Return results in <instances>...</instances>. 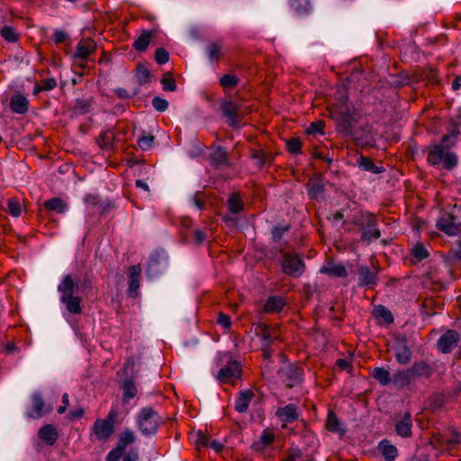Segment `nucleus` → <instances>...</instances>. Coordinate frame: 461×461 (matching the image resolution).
<instances>
[{"label": "nucleus", "mask_w": 461, "mask_h": 461, "mask_svg": "<svg viewBox=\"0 0 461 461\" xmlns=\"http://www.w3.org/2000/svg\"><path fill=\"white\" fill-rule=\"evenodd\" d=\"M135 362L132 357H129L121 370L117 372V382L122 392V402L128 403L137 396L136 381L139 378V370L134 368Z\"/></svg>", "instance_id": "nucleus-1"}, {"label": "nucleus", "mask_w": 461, "mask_h": 461, "mask_svg": "<svg viewBox=\"0 0 461 461\" xmlns=\"http://www.w3.org/2000/svg\"><path fill=\"white\" fill-rule=\"evenodd\" d=\"M77 289V284L71 275L65 276L58 286V291L61 294L60 301L71 313H79L81 311L80 298L76 295Z\"/></svg>", "instance_id": "nucleus-2"}, {"label": "nucleus", "mask_w": 461, "mask_h": 461, "mask_svg": "<svg viewBox=\"0 0 461 461\" xmlns=\"http://www.w3.org/2000/svg\"><path fill=\"white\" fill-rule=\"evenodd\" d=\"M160 416L150 407H145L138 413L136 422L140 431L146 437L153 436L157 433Z\"/></svg>", "instance_id": "nucleus-3"}, {"label": "nucleus", "mask_w": 461, "mask_h": 461, "mask_svg": "<svg viewBox=\"0 0 461 461\" xmlns=\"http://www.w3.org/2000/svg\"><path fill=\"white\" fill-rule=\"evenodd\" d=\"M355 224L363 230L361 240L366 244H369L372 240H377L381 236L380 230L376 228L377 219L372 213H366L356 220Z\"/></svg>", "instance_id": "nucleus-4"}, {"label": "nucleus", "mask_w": 461, "mask_h": 461, "mask_svg": "<svg viewBox=\"0 0 461 461\" xmlns=\"http://www.w3.org/2000/svg\"><path fill=\"white\" fill-rule=\"evenodd\" d=\"M280 253L283 255L281 266L284 273L293 277L301 276L305 270L303 259L297 255L285 251L283 249H280Z\"/></svg>", "instance_id": "nucleus-5"}, {"label": "nucleus", "mask_w": 461, "mask_h": 461, "mask_svg": "<svg viewBox=\"0 0 461 461\" xmlns=\"http://www.w3.org/2000/svg\"><path fill=\"white\" fill-rule=\"evenodd\" d=\"M456 143V140L451 135L448 133L444 135L439 143H436L429 148L428 162L433 166L439 164L444 157V151H448Z\"/></svg>", "instance_id": "nucleus-6"}, {"label": "nucleus", "mask_w": 461, "mask_h": 461, "mask_svg": "<svg viewBox=\"0 0 461 461\" xmlns=\"http://www.w3.org/2000/svg\"><path fill=\"white\" fill-rule=\"evenodd\" d=\"M168 257L164 250L154 251L148 261L146 274L149 278L158 277L167 267Z\"/></svg>", "instance_id": "nucleus-7"}, {"label": "nucleus", "mask_w": 461, "mask_h": 461, "mask_svg": "<svg viewBox=\"0 0 461 461\" xmlns=\"http://www.w3.org/2000/svg\"><path fill=\"white\" fill-rule=\"evenodd\" d=\"M394 352L396 361L401 365H407L410 363L412 352L408 345V339L404 334H396L394 336V341L392 346Z\"/></svg>", "instance_id": "nucleus-8"}, {"label": "nucleus", "mask_w": 461, "mask_h": 461, "mask_svg": "<svg viewBox=\"0 0 461 461\" xmlns=\"http://www.w3.org/2000/svg\"><path fill=\"white\" fill-rule=\"evenodd\" d=\"M436 227L448 236H456L461 231V222L450 212H443L437 220Z\"/></svg>", "instance_id": "nucleus-9"}, {"label": "nucleus", "mask_w": 461, "mask_h": 461, "mask_svg": "<svg viewBox=\"0 0 461 461\" xmlns=\"http://www.w3.org/2000/svg\"><path fill=\"white\" fill-rule=\"evenodd\" d=\"M336 121L337 131L344 136L349 137L352 134L357 118L354 112H351L348 107L339 111L334 118Z\"/></svg>", "instance_id": "nucleus-10"}, {"label": "nucleus", "mask_w": 461, "mask_h": 461, "mask_svg": "<svg viewBox=\"0 0 461 461\" xmlns=\"http://www.w3.org/2000/svg\"><path fill=\"white\" fill-rule=\"evenodd\" d=\"M306 188L310 199L317 202L324 200L325 185L321 174H314L307 182Z\"/></svg>", "instance_id": "nucleus-11"}, {"label": "nucleus", "mask_w": 461, "mask_h": 461, "mask_svg": "<svg viewBox=\"0 0 461 461\" xmlns=\"http://www.w3.org/2000/svg\"><path fill=\"white\" fill-rule=\"evenodd\" d=\"M239 110L240 105L234 103L231 99H225L221 103V111L222 115L227 118L228 124L237 129L240 127L239 122Z\"/></svg>", "instance_id": "nucleus-12"}, {"label": "nucleus", "mask_w": 461, "mask_h": 461, "mask_svg": "<svg viewBox=\"0 0 461 461\" xmlns=\"http://www.w3.org/2000/svg\"><path fill=\"white\" fill-rule=\"evenodd\" d=\"M379 268L373 269L367 266H360L358 268V285L360 287L373 288L378 283Z\"/></svg>", "instance_id": "nucleus-13"}, {"label": "nucleus", "mask_w": 461, "mask_h": 461, "mask_svg": "<svg viewBox=\"0 0 461 461\" xmlns=\"http://www.w3.org/2000/svg\"><path fill=\"white\" fill-rule=\"evenodd\" d=\"M458 341L459 334L454 330H449L438 339V348L444 354L450 353L457 346Z\"/></svg>", "instance_id": "nucleus-14"}, {"label": "nucleus", "mask_w": 461, "mask_h": 461, "mask_svg": "<svg viewBox=\"0 0 461 461\" xmlns=\"http://www.w3.org/2000/svg\"><path fill=\"white\" fill-rule=\"evenodd\" d=\"M240 363L237 360H230L227 365L220 369L216 378L221 383H227L230 378H240Z\"/></svg>", "instance_id": "nucleus-15"}, {"label": "nucleus", "mask_w": 461, "mask_h": 461, "mask_svg": "<svg viewBox=\"0 0 461 461\" xmlns=\"http://www.w3.org/2000/svg\"><path fill=\"white\" fill-rule=\"evenodd\" d=\"M357 145H369L374 140L372 126L368 123L359 128L353 129L352 134L349 135Z\"/></svg>", "instance_id": "nucleus-16"}, {"label": "nucleus", "mask_w": 461, "mask_h": 461, "mask_svg": "<svg viewBox=\"0 0 461 461\" xmlns=\"http://www.w3.org/2000/svg\"><path fill=\"white\" fill-rule=\"evenodd\" d=\"M276 415L282 422L292 423L299 419L300 413L295 404L289 403L284 407H279Z\"/></svg>", "instance_id": "nucleus-17"}, {"label": "nucleus", "mask_w": 461, "mask_h": 461, "mask_svg": "<svg viewBox=\"0 0 461 461\" xmlns=\"http://www.w3.org/2000/svg\"><path fill=\"white\" fill-rule=\"evenodd\" d=\"M45 402L39 392L32 394V408L27 411V416L32 419H40L44 415Z\"/></svg>", "instance_id": "nucleus-18"}, {"label": "nucleus", "mask_w": 461, "mask_h": 461, "mask_svg": "<svg viewBox=\"0 0 461 461\" xmlns=\"http://www.w3.org/2000/svg\"><path fill=\"white\" fill-rule=\"evenodd\" d=\"M210 160L212 165L216 168L221 166L230 167L231 165L228 158L227 149L221 146H218L212 149L210 154Z\"/></svg>", "instance_id": "nucleus-19"}, {"label": "nucleus", "mask_w": 461, "mask_h": 461, "mask_svg": "<svg viewBox=\"0 0 461 461\" xmlns=\"http://www.w3.org/2000/svg\"><path fill=\"white\" fill-rule=\"evenodd\" d=\"M141 274V267L140 265L131 266L129 269V294L135 298L138 295V290L140 288V276Z\"/></svg>", "instance_id": "nucleus-20"}, {"label": "nucleus", "mask_w": 461, "mask_h": 461, "mask_svg": "<svg viewBox=\"0 0 461 461\" xmlns=\"http://www.w3.org/2000/svg\"><path fill=\"white\" fill-rule=\"evenodd\" d=\"M93 430L97 438H108L113 431V421L110 420H99L95 421Z\"/></svg>", "instance_id": "nucleus-21"}, {"label": "nucleus", "mask_w": 461, "mask_h": 461, "mask_svg": "<svg viewBox=\"0 0 461 461\" xmlns=\"http://www.w3.org/2000/svg\"><path fill=\"white\" fill-rule=\"evenodd\" d=\"M89 205H92L95 209L94 212H98L101 215H105L114 207V204L109 200H102L100 197L88 195Z\"/></svg>", "instance_id": "nucleus-22"}, {"label": "nucleus", "mask_w": 461, "mask_h": 461, "mask_svg": "<svg viewBox=\"0 0 461 461\" xmlns=\"http://www.w3.org/2000/svg\"><path fill=\"white\" fill-rule=\"evenodd\" d=\"M411 417L410 412H406L403 417L395 424L396 433L402 438H409L411 436Z\"/></svg>", "instance_id": "nucleus-23"}, {"label": "nucleus", "mask_w": 461, "mask_h": 461, "mask_svg": "<svg viewBox=\"0 0 461 461\" xmlns=\"http://www.w3.org/2000/svg\"><path fill=\"white\" fill-rule=\"evenodd\" d=\"M282 373L290 381V383L287 384L289 387H293L302 380V370L295 365L289 364L283 367Z\"/></svg>", "instance_id": "nucleus-24"}, {"label": "nucleus", "mask_w": 461, "mask_h": 461, "mask_svg": "<svg viewBox=\"0 0 461 461\" xmlns=\"http://www.w3.org/2000/svg\"><path fill=\"white\" fill-rule=\"evenodd\" d=\"M357 165L361 170L375 175L385 171L384 167L376 166L370 158L362 155L357 158Z\"/></svg>", "instance_id": "nucleus-25"}, {"label": "nucleus", "mask_w": 461, "mask_h": 461, "mask_svg": "<svg viewBox=\"0 0 461 461\" xmlns=\"http://www.w3.org/2000/svg\"><path fill=\"white\" fill-rule=\"evenodd\" d=\"M412 377L429 378L433 374V368L425 361H415L410 367Z\"/></svg>", "instance_id": "nucleus-26"}, {"label": "nucleus", "mask_w": 461, "mask_h": 461, "mask_svg": "<svg viewBox=\"0 0 461 461\" xmlns=\"http://www.w3.org/2000/svg\"><path fill=\"white\" fill-rule=\"evenodd\" d=\"M251 158L255 160L256 166L258 168H263L266 166H270L274 160V156L263 150H251Z\"/></svg>", "instance_id": "nucleus-27"}, {"label": "nucleus", "mask_w": 461, "mask_h": 461, "mask_svg": "<svg viewBox=\"0 0 461 461\" xmlns=\"http://www.w3.org/2000/svg\"><path fill=\"white\" fill-rule=\"evenodd\" d=\"M378 449L386 461H394L398 456V450L389 440L383 439L378 444Z\"/></svg>", "instance_id": "nucleus-28"}, {"label": "nucleus", "mask_w": 461, "mask_h": 461, "mask_svg": "<svg viewBox=\"0 0 461 461\" xmlns=\"http://www.w3.org/2000/svg\"><path fill=\"white\" fill-rule=\"evenodd\" d=\"M411 379H413L410 368L405 370H399L393 374L392 377V383L399 388H403L410 384Z\"/></svg>", "instance_id": "nucleus-29"}, {"label": "nucleus", "mask_w": 461, "mask_h": 461, "mask_svg": "<svg viewBox=\"0 0 461 461\" xmlns=\"http://www.w3.org/2000/svg\"><path fill=\"white\" fill-rule=\"evenodd\" d=\"M28 100L24 95H14L11 97L10 107L14 113L23 114L28 110Z\"/></svg>", "instance_id": "nucleus-30"}, {"label": "nucleus", "mask_w": 461, "mask_h": 461, "mask_svg": "<svg viewBox=\"0 0 461 461\" xmlns=\"http://www.w3.org/2000/svg\"><path fill=\"white\" fill-rule=\"evenodd\" d=\"M321 273L330 275L331 276L337 277H346L348 276V271L344 265L342 264H335L333 262H329L326 266L322 267L321 269Z\"/></svg>", "instance_id": "nucleus-31"}, {"label": "nucleus", "mask_w": 461, "mask_h": 461, "mask_svg": "<svg viewBox=\"0 0 461 461\" xmlns=\"http://www.w3.org/2000/svg\"><path fill=\"white\" fill-rule=\"evenodd\" d=\"M38 436L47 444L53 445L58 438V432L54 426L45 425L38 432Z\"/></svg>", "instance_id": "nucleus-32"}, {"label": "nucleus", "mask_w": 461, "mask_h": 461, "mask_svg": "<svg viewBox=\"0 0 461 461\" xmlns=\"http://www.w3.org/2000/svg\"><path fill=\"white\" fill-rule=\"evenodd\" d=\"M326 428L330 432L337 433L340 436L344 435L346 432V429L342 427L340 420L333 411H329L328 413Z\"/></svg>", "instance_id": "nucleus-33"}, {"label": "nucleus", "mask_w": 461, "mask_h": 461, "mask_svg": "<svg viewBox=\"0 0 461 461\" xmlns=\"http://www.w3.org/2000/svg\"><path fill=\"white\" fill-rule=\"evenodd\" d=\"M152 32L143 30L141 34L134 41L132 47L138 52H144L147 50L150 41H151Z\"/></svg>", "instance_id": "nucleus-34"}, {"label": "nucleus", "mask_w": 461, "mask_h": 461, "mask_svg": "<svg viewBox=\"0 0 461 461\" xmlns=\"http://www.w3.org/2000/svg\"><path fill=\"white\" fill-rule=\"evenodd\" d=\"M253 396L254 393L250 390L241 391L236 400L235 410L239 412L246 411Z\"/></svg>", "instance_id": "nucleus-35"}, {"label": "nucleus", "mask_w": 461, "mask_h": 461, "mask_svg": "<svg viewBox=\"0 0 461 461\" xmlns=\"http://www.w3.org/2000/svg\"><path fill=\"white\" fill-rule=\"evenodd\" d=\"M285 305V300L282 296H269L264 305L265 312H278Z\"/></svg>", "instance_id": "nucleus-36"}, {"label": "nucleus", "mask_w": 461, "mask_h": 461, "mask_svg": "<svg viewBox=\"0 0 461 461\" xmlns=\"http://www.w3.org/2000/svg\"><path fill=\"white\" fill-rule=\"evenodd\" d=\"M289 5L298 14H308L312 10V5L311 4V0H288Z\"/></svg>", "instance_id": "nucleus-37"}, {"label": "nucleus", "mask_w": 461, "mask_h": 461, "mask_svg": "<svg viewBox=\"0 0 461 461\" xmlns=\"http://www.w3.org/2000/svg\"><path fill=\"white\" fill-rule=\"evenodd\" d=\"M274 441V435L264 430L259 439L252 444V448L256 451H263L267 446Z\"/></svg>", "instance_id": "nucleus-38"}, {"label": "nucleus", "mask_w": 461, "mask_h": 461, "mask_svg": "<svg viewBox=\"0 0 461 461\" xmlns=\"http://www.w3.org/2000/svg\"><path fill=\"white\" fill-rule=\"evenodd\" d=\"M372 375L382 385H387L392 383L390 372L384 367H375L372 371Z\"/></svg>", "instance_id": "nucleus-39"}, {"label": "nucleus", "mask_w": 461, "mask_h": 461, "mask_svg": "<svg viewBox=\"0 0 461 461\" xmlns=\"http://www.w3.org/2000/svg\"><path fill=\"white\" fill-rule=\"evenodd\" d=\"M221 50V42H209L205 47V51L208 59L211 61L218 62Z\"/></svg>", "instance_id": "nucleus-40"}, {"label": "nucleus", "mask_w": 461, "mask_h": 461, "mask_svg": "<svg viewBox=\"0 0 461 461\" xmlns=\"http://www.w3.org/2000/svg\"><path fill=\"white\" fill-rule=\"evenodd\" d=\"M256 329L257 335L261 336L264 341V347H271V345L273 344V338L269 327L264 323H258Z\"/></svg>", "instance_id": "nucleus-41"}, {"label": "nucleus", "mask_w": 461, "mask_h": 461, "mask_svg": "<svg viewBox=\"0 0 461 461\" xmlns=\"http://www.w3.org/2000/svg\"><path fill=\"white\" fill-rule=\"evenodd\" d=\"M135 441V435L132 430L126 429L119 437V440L117 443V447H119L123 452L126 449V447Z\"/></svg>", "instance_id": "nucleus-42"}, {"label": "nucleus", "mask_w": 461, "mask_h": 461, "mask_svg": "<svg viewBox=\"0 0 461 461\" xmlns=\"http://www.w3.org/2000/svg\"><path fill=\"white\" fill-rule=\"evenodd\" d=\"M373 313L376 318L383 319L386 323L393 322V316L390 310L384 305H376L373 310Z\"/></svg>", "instance_id": "nucleus-43"}, {"label": "nucleus", "mask_w": 461, "mask_h": 461, "mask_svg": "<svg viewBox=\"0 0 461 461\" xmlns=\"http://www.w3.org/2000/svg\"><path fill=\"white\" fill-rule=\"evenodd\" d=\"M75 63H77L80 67L84 68L82 62L86 59V44L84 39H82L77 47V51L72 55Z\"/></svg>", "instance_id": "nucleus-44"}, {"label": "nucleus", "mask_w": 461, "mask_h": 461, "mask_svg": "<svg viewBox=\"0 0 461 461\" xmlns=\"http://www.w3.org/2000/svg\"><path fill=\"white\" fill-rule=\"evenodd\" d=\"M136 77L140 85L148 84L150 82L151 73L143 64L140 63L136 68Z\"/></svg>", "instance_id": "nucleus-45"}, {"label": "nucleus", "mask_w": 461, "mask_h": 461, "mask_svg": "<svg viewBox=\"0 0 461 461\" xmlns=\"http://www.w3.org/2000/svg\"><path fill=\"white\" fill-rule=\"evenodd\" d=\"M45 207L49 211L63 213L66 211V204L58 197L50 199L44 203Z\"/></svg>", "instance_id": "nucleus-46"}, {"label": "nucleus", "mask_w": 461, "mask_h": 461, "mask_svg": "<svg viewBox=\"0 0 461 461\" xmlns=\"http://www.w3.org/2000/svg\"><path fill=\"white\" fill-rule=\"evenodd\" d=\"M443 167L447 170H452L458 163V158L456 153L444 151V157L442 158Z\"/></svg>", "instance_id": "nucleus-47"}, {"label": "nucleus", "mask_w": 461, "mask_h": 461, "mask_svg": "<svg viewBox=\"0 0 461 461\" xmlns=\"http://www.w3.org/2000/svg\"><path fill=\"white\" fill-rule=\"evenodd\" d=\"M229 211L231 213H239L243 209V203L238 194H233L228 199Z\"/></svg>", "instance_id": "nucleus-48"}, {"label": "nucleus", "mask_w": 461, "mask_h": 461, "mask_svg": "<svg viewBox=\"0 0 461 461\" xmlns=\"http://www.w3.org/2000/svg\"><path fill=\"white\" fill-rule=\"evenodd\" d=\"M114 140V134L111 131H103L100 133L99 138L96 140L100 148H109L112 146Z\"/></svg>", "instance_id": "nucleus-49"}, {"label": "nucleus", "mask_w": 461, "mask_h": 461, "mask_svg": "<svg viewBox=\"0 0 461 461\" xmlns=\"http://www.w3.org/2000/svg\"><path fill=\"white\" fill-rule=\"evenodd\" d=\"M163 90L174 92L176 90V84L170 72H167L160 80Z\"/></svg>", "instance_id": "nucleus-50"}, {"label": "nucleus", "mask_w": 461, "mask_h": 461, "mask_svg": "<svg viewBox=\"0 0 461 461\" xmlns=\"http://www.w3.org/2000/svg\"><path fill=\"white\" fill-rule=\"evenodd\" d=\"M291 229L290 225H285V226H275L272 230V240L273 242H278L282 240L285 233L288 232Z\"/></svg>", "instance_id": "nucleus-51"}, {"label": "nucleus", "mask_w": 461, "mask_h": 461, "mask_svg": "<svg viewBox=\"0 0 461 461\" xmlns=\"http://www.w3.org/2000/svg\"><path fill=\"white\" fill-rule=\"evenodd\" d=\"M220 84L222 87L233 88L239 84V78L234 75L226 74L221 77Z\"/></svg>", "instance_id": "nucleus-52"}, {"label": "nucleus", "mask_w": 461, "mask_h": 461, "mask_svg": "<svg viewBox=\"0 0 461 461\" xmlns=\"http://www.w3.org/2000/svg\"><path fill=\"white\" fill-rule=\"evenodd\" d=\"M412 255L418 260L421 261L429 256V252L421 243H417L412 248Z\"/></svg>", "instance_id": "nucleus-53"}, {"label": "nucleus", "mask_w": 461, "mask_h": 461, "mask_svg": "<svg viewBox=\"0 0 461 461\" xmlns=\"http://www.w3.org/2000/svg\"><path fill=\"white\" fill-rule=\"evenodd\" d=\"M2 37L10 42H15L18 41V34L13 27L4 26L1 30Z\"/></svg>", "instance_id": "nucleus-54"}, {"label": "nucleus", "mask_w": 461, "mask_h": 461, "mask_svg": "<svg viewBox=\"0 0 461 461\" xmlns=\"http://www.w3.org/2000/svg\"><path fill=\"white\" fill-rule=\"evenodd\" d=\"M154 59L159 65L166 64L169 60V53L164 48H158L155 51Z\"/></svg>", "instance_id": "nucleus-55"}, {"label": "nucleus", "mask_w": 461, "mask_h": 461, "mask_svg": "<svg viewBox=\"0 0 461 461\" xmlns=\"http://www.w3.org/2000/svg\"><path fill=\"white\" fill-rule=\"evenodd\" d=\"M154 139L155 138L153 135L143 134L141 137L139 138L138 144L142 150H149L153 146Z\"/></svg>", "instance_id": "nucleus-56"}, {"label": "nucleus", "mask_w": 461, "mask_h": 461, "mask_svg": "<svg viewBox=\"0 0 461 461\" xmlns=\"http://www.w3.org/2000/svg\"><path fill=\"white\" fill-rule=\"evenodd\" d=\"M7 212L14 217H18L21 214L22 207L18 201L9 199L7 202Z\"/></svg>", "instance_id": "nucleus-57"}, {"label": "nucleus", "mask_w": 461, "mask_h": 461, "mask_svg": "<svg viewBox=\"0 0 461 461\" xmlns=\"http://www.w3.org/2000/svg\"><path fill=\"white\" fill-rule=\"evenodd\" d=\"M152 106L155 108V110H157L158 112H165L166 110H167L168 108V102L160 97V96H155L153 99H152Z\"/></svg>", "instance_id": "nucleus-58"}, {"label": "nucleus", "mask_w": 461, "mask_h": 461, "mask_svg": "<svg viewBox=\"0 0 461 461\" xmlns=\"http://www.w3.org/2000/svg\"><path fill=\"white\" fill-rule=\"evenodd\" d=\"M286 147L292 154H298L302 148V142L298 138H292L286 141Z\"/></svg>", "instance_id": "nucleus-59"}, {"label": "nucleus", "mask_w": 461, "mask_h": 461, "mask_svg": "<svg viewBox=\"0 0 461 461\" xmlns=\"http://www.w3.org/2000/svg\"><path fill=\"white\" fill-rule=\"evenodd\" d=\"M194 442L198 448L201 447H204L209 446V438L202 430L197 431L194 435Z\"/></svg>", "instance_id": "nucleus-60"}, {"label": "nucleus", "mask_w": 461, "mask_h": 461, "mask_svg": "<svg viewBox=\"0 0 461 461\" xmlns=\"http://www.w3.org/2000/svg\"><path fill=\"white\" fill-rule=\"evenodd\" d=\"M324 127V122L322 121H317L312 122L310 126L306 129L307 134H315V133H322V130Z\"/></svg>", "instance_id": "nucleus-61"}, {"label": "nucleus", "mask_w": 461, "mask_h": 461, "mask_svg": "<svg viewBox=\"0 0 461 461\" xmlns=\"http://www.w3.org/2000/svg\"><path fill=\"white\" fill-rule=\"evenodd\" d=\"M123 453L124 452L122 450L116 447L115 448L109 452V454L106 456V461H119Z\"/></svg>", "instance_id": "nucleus-62"}, {"label": "nucleus", "mask_w": 461, "mask_h": 461, "mask_svg": "<svg viewBox=\"0 0 461 461\" xmlns=\"http://www.w3.org/2000/svg\"><path fill=\"white\" fill-rule=\"evenodd\" d=\"M218 324L222 326L224 329H230L231 326L230 319L228 315L220 312L217 319Z\"/></svg>", "instance_id": "nucleus-63"}, {"label": "nucleus", "mask_w": 461, "mask_h": 461, "mask_svg": "<svg viewBox=\"0 0 461 461\" xmlns=\"http://www.w3.org/2000/svg\"><path fill=\"white\" fill-rule=\"evenodd\" d=\"M139 458V452L136 448H131L125 455L122 461H137Z\"/></svg>", "instance_id": "nucleus-64"}]
</instances>
